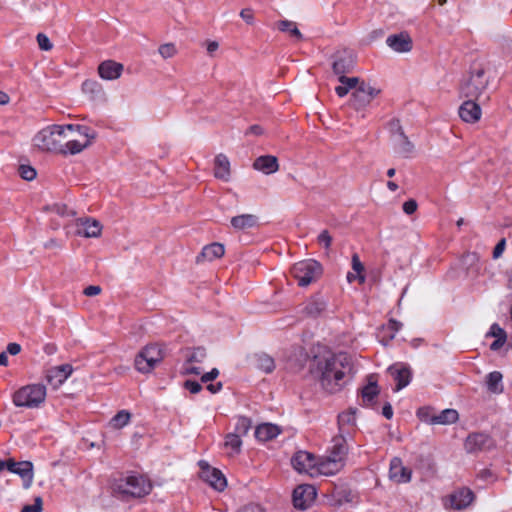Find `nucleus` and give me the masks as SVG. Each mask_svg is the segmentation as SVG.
<instances>
[{
    "instance_id": "45",
    "label": "nucleus",
    "mask_w": 512,
    "mask_h": 512,
    "mask_svg": "<svg viewBox=\"0 0 512 512\" xmlns=\"http://www.w3.org/2000/svg\"><path fill=\"white\" fill-rule=\"evenodd\" d=\"M158 52L164 59H168L177 53V49L173 43H165L160 45Z\"/></svg>"
},
{
    "instance_id": "33",
    "label": "nucleus",
    "mask_w": 512,
    "mask_h": 512,
    "mask_svg": "<svg viewBox=\"0 0 512 512\" xmlns=\"http://www.w3.org/2000/svg\"><path fill=\"white\" fill-rule=\"evenodd\" d=\"M503 375L499 371L490 372L486 376V386L489 392L493 394H500L503 392L502 384Z\"/></svg>"
},
{
    "instance_id": "1",
    "label": "nucleus",
    "mask_w": 512,
    "mask_h": 512,
    "mask_svg": "<svg viewBox=\"0 0 512 512\" xmlns=\"http://www.w3.org/2000/svg\"><path fill=\"white\" fill-rule=\"evenodd\" d=\"M309 369L324 390L335 393L346 384L345 378L353 373V363L346 353L323 350L314 355Z\"/></svg>"
},
{
    "instance_id": "36",
    "label": "nucleus",
    "mask_w": 512,
    "mask_h": 512,
    "mask_svg": "<svg viewBox=\"0 0 512 512\" xmlns=\"http://www.w3.org/2000/svg\"><path fill=\"white\" fill-rule=\"evenodd\" d=\"M256 367L265 373H271L275 369L274 359L266 353L255 355Z\"/></svg>"
},
{
    "instance_id": "13",
    "label": "nucleus",
    "mask_w": 512,
    "mask_h": 512,
    "mask_svg": "<svg viewBox=\"0 0 512 512\" xmlns=\"http://www.w3.org/2000/svg\"><path fill=\"white\" fill-rule=\"evenodd\" d=\"M386 44L397 53H407L413 48V41L407 32L389 35Z\"/></svg>"
},
{
    "instance_id": "46",
    "label": "nucleus",
    "mask_w": 512,
    "mask_h": 512,
    "mask_svg": "<svg viewBox=\"0 0 512 512\" xmlns=\"http://www.w3.org/2000/svg\"><path fill=\"white\" fill-rule=\"evenodd\" d=\"M429 407L419 408L417 411L418 418L425 423L434 425V415Z\"/></svg>"
},
{
    "instance_id": "2",
    "label": "nucleus",
    "mask_w": 512,
    "mask_h": 512,
    "mask_svg": "<svg viewBox=\"0 0 512 512\" xmlns=\"http://www.w3.org/2000/svg\"><path fill=\"white\" fill-rule=\"evenodd\" d=\"M489 78L481 65L472 66L466 77L462 79L459 85V96L465 99H476L487 89Z\"/></svg>"
},
{
    "instance_id": "51",
    "label": "nucleus",
    "mask_w": 512,
    "mask_h": 512,
    "mask_svg": "<svg viewBox=\"0 0 512 512\" xmlns=\"http://www.w3.org/2000/svg\"><path fill=\"white\" fill-rule=\"evenodd\" d=\"M36 39L41 50L50 51L52 49L53 45L46 34L38 33Z\"/></svg>"
},
{
    "instance_id": "3",
    "label": "nucleus",
    "mask_w": 512,
    "mask_h": 512,
    "mask_svg": "<svg viewBox=\"0 0 512 512\" xmlns=\"http://www.w3.org/2000/svg\"><path fill=\"white\" fill-rule=\"evenodd\" d=\"M151 489L152 485L148 479L136 475L120 479L112 486L113 494L122 500L128 497H143L149 494Z\"/></svg>"
},
{
    "instance_id": "27",
    "label": "nucleus",
    "mask_w": 512,
    "mask_h": 512,
    "mask_svg": "<svg viewBox=\"0 0 512 512\" xmlns=\"http://www.w3.org/2000/svg\"><path fill=\"white\" fill-rule=\"evenodd\" d=\"M280 433V427L271 423L260 424L255 429V437L262 442L270 441Z\"/></svg>"
},
{
    "instance_id": "18",
    "label": "nucleus",
    "mask_w": 512,
    "mask_h": 512,
    "mask_svg": "<svg viewBox=\"0 0 512 512\" xmlns=\"http://www.w3.org/2000/svg\"><path fill=\"white\" fill-rule=\"evenodd\" d=\"M252 166L255 170L266 175L276 173L279 170L278 159L273 155H262L257 157Z\"/></svg>"
},
{
    "instance_id": "59",
    "label": "nucleus",
    "mask_w": 512,
    "mask_h": 512,
    "mask_svg": "<svg viewBox=\"0 0 512 512\" xmlns=\"http://www.w3.org/2000/svg\"><path fill=\"white\" fill-rule=\"evenodd\" d=\"M402 324L394 319H391L388 324V328L392 331L389 335V339H393L395 337L396 332H398L401 328Z\"/></svg>"
},
{
    "instance_id": "26",
    "label": "nucleus",
    "mask_w": 512,
    "mask_h": 512,
    "mask_svg": "<svg viewBox=\"0 0 512 512\" xmlns=\"http://www.w3.org/2000/svg\"><path fill=\"white\" fill-rule=\"evenodd\" d=\"M231 226L237 231L251 229L258 225V217L254 214H241L231 218Z\"/></svg>"
},
{
    "instance_id": "21",
    "label": "nucleus",
    "mask_w": 512,
    "mask_h": 512,
    "mask_svg": "<svg viewBox=\"0 0 512 512\" xmlns=\"http://www.w3.org/2000/svg\"><path fill=\"white\" fill-rule=\"evenodd\" d=\"M326 308L327 300L325 297L320 294H316L308 300L304 308V312L307 316L316 318L322 315Z\"/></svg>"
},
{
    "instance_id": "22",
    "label": "nucleus",
    "mask_w": 512,
    "mask_h": 512,
    "mask_svg": "<svg viewBox=\"0 0 512 512\" xmlns=\"http://www.w3.org/2000/svg\"><path fill=\"white\" fill-rule=\"evenodd\" d=\"M367 380H368L367 385H365L360 391L362 402H363V405H365V406L372 405L380 393V389L377 385L375 376L369 375L367 377Z\"/></svg>"
},
{
    "instance_id": "14",
    "label": "nucleus",
    "mask_w": 512,
    "mask_h": 512,
    "mask_svg": "<svg viewBox=\"0 0 512 512\" xmlns=\"http://www.w3.org/2000/svg\"><path fill=\"white\" fill-rule=\"evenodd\" d=\"M476 99H466L459 107L460 118L467 123H476L480 120L482 110Z\"/></svg>"
},
{
    "instance_id": "5",
    "label": "nucleus",
    "mask_w": 512,
    "mask_h": 512,
    "mask_svg": "<svg viewBox=\"0 0 512 512\" xmlns=\"http://www.w3.org/2000/svg\"><path fill=\"white\" fill-rule=\"evenodd\" d=\"M46 399V386L29 384L14 392L12 401L17 407L38 408Z\"/></svg>"
},
{
    "instance_id": "23",
    "label": "nucleus",
    "mask_w": 512,
    "mask_h": 512,
    "mask_svg": "<svg viewBox=\"0 0 512 512\" xmlns=\"http://www.w3.org/2000/svg\"><path fill=\"white\" fill-rule=\"evenodd\" d=\"M225 253L224 245L219 242H214L206 245L201 253L196 257V262L201 263L204 260L213 261L214 259L221 258Z\"/></svg>"
},
{
    "instance_id": "61",
    "label": "nucleus",
    "mask_w": 512,
    "mask_h": 512,
    "mask_svg": "<svg viewBox=\"0 0 512 512\" xmlns=\"http://www.w3.org/2000/svg\"><path fill=\"white\" fill-rule=\"evenodd\" d=\"M389 127H390V131L392 133H395L398 135H400L401 132H404L401 124H400V121L398 119H393L389 122Z\"/></svg>"
},
{
    "instance_id": "64",
    "label": "nucleus",
    "mask_w": 512,
    "mask_h": 512,
    "mask_svg": "<svg viewBox=\"0 0 512 512\" xmlns=\"http://www.w3.org/2000/svg\"><path fill=\"white\" fill-rule=\"evenodd\" d=\"M506 340L507 338H503V337H498L497 339H495L491 345H490V349L492 351H497L498 349H500L505 343H506Z\"/></svg>"
},
{
    "instance_id": "11",
    "label": "nucleus",
    "mask_w": 512,
    "mask_h": 512,
    "mask_svg": "<svg viewBox=\"0 0 512 512\" xmlns=\"http://www.w3.org/2000/svg\"><path fill=\"white\" fill-rule=\"evenodd\" d=\"M495 446L493 439L485 433H472L465 441V449L468 453H477L490 450Z\"/></svg>"
},
{
    "instance_id": "9",
    "label": "nucleus",
    "mask_w": 512,
    "mask_h": 512,
    "mask_svg": "<svg viewBox=\"0 0 512 512\" xmlns=\"http://www.w3.org/2000/svg\"><path fill=\"white\" fill-rule=\"evenodd\" d=\"M198 464L201 469L200 476L205 482L209 483L217 491H223L226 488L227 481L220 470L211 467L204 460L199 461Z\"/></svg>"
},
{
    "instance_id": "53",
    "label": "nucleus",
    "mask_w": 512,
    "mask_h": 512,
    "mask_svg": "<svg viewBox=\"0 0 512 512\" xmlns=\"http://www.w3.org/2000/svg\"><path fill=\"white\" fill-rule=\"evenodd\" d=\"M184 388L189 390L192 394H196L202 390V385L194 380H186L184 382Z\"/></svg>"
},
{
    "instance_id": "48",
    "label": "nucleus",
    "mask_w": 512,
    "mask_h": 512,
    "mask_svg": "<svg viewBox=\"0 0 512 512\" xmlns=\"http://www.w3.org/2000/svg\"><path fill=\"white\" fill-rule=\"evenodd\" d=\"M479 261V256L475 252H467L462 256V264L467 268V270L475 265Z\"/></svg>"
},
{
    "instance_id": "57",
    "label": "nucleus",
    "mask_w": 512,
    "mask_h": 512,
    "mask_svg": "<svg viewBox=\"0 0 512 512\" xmlns=\"http://www.w3.org/2000/svg\"><path fill=\"white\" fill-rule=\"evenodd\" d=\"M505 246H506V240H505V238H502L494 247V250H493V258L494 259H497L502 255V253L505 249Z\"/></svg>"
},
{
    "instance_id": "63",
    "label": "nucleus",
    "mask_w": 512,
    "mask_h": 512,
    "mask_svg": "<svg viewBox=\"0 0 512 512\" xmlns=\"http://www.w3.org/2000/svg\"><path fill=\"white\" fill-rule=\"evenodd\" d=\"M238 512H265L264 509L257 504H249L244 506L241 510Z\"/></svg>"
},
{
    "instance_id": "17",
    "label": "nucleus",
    "mask_w": 512,
    "mask_h": 512,
    "mask_svg": "<svg viewBox=\"0 0 512 512\" xmlns=\"http://www.w3.org/2000/svg\"><path fill=\"white\" fill-rule=\"evenodd\" d=\"M355 62L354 54L352 52L345 51L336 56V60L333 62L332 68L335 74L342 76L353 70Z\"/></svg>"
},
{
    "instance_id": "37",
    "label": "nucleus",
    "mask_w": 512,
    "mask_h": 512,
    "mask_svg": "<svg viewBox=\"0 0 512 512\" xmlns=\"http://www.w3.org/2000/svg\"><path fill=\"white\" fill-rule=\"evenodd\" d=\"M82 90L84 93L89 94L92 99H97L104 94L101 84L95 80L84 81Z\"/></svg>"
},
{
    "instance_id": "4",
    "label": "nucleus",
    "mask_w": 512,
    "mask_h": 512,
    "mask_svg": "<svg viewBox=\"0 0 512 512\" xmlns=\"http://www.w3.org/2000/svg\"><path fill=\"white\" fill-rule=\"evenodd\" d=\"M64 128L61 125H52L42 129L34 137V145L42 151L67 154L64 148Z\"/></svg>"
},
{
    "instance_id": "20",
    "label": "nucleus",
    "mask_w": 512,
    "mask_h": 512,
    "mask_svg": "<svg viewBox=\"0 0 512 512\" xmlns=\"http://www.w3.org/2000/svg\"><path fill=\"white\" fill-rule=\"evenodd\" d=\"M388 372L391 374V376L396 381V387L395 391H399L406 387L410 381H411V370L406 367L402 366L401 368H398L397 365H392L388 368Z\"/></svg>"
},
{
    "instance_id": "25",
    "label": "nucleus",
    "mask_w": 512,
    "mask_h": 512,
    "mask_svg": "<svg viewBox=\"0 0 512 512\" xmlns=\"http://www.w3.org/2000/svg\"><path fill=\"white\" fill-rule=\"evenodd\" d=\"M344 466V463L335 459H330L325 456L317 459V470L323 475H334L339 472Z\"/></svg>"
},
{
    "instance_id": "38",
    "label": "nucleus",
    "mask_w": 512,
    "mask_h": 512,
    "mask_svg": "<svg viewBox=\"0 0 512 512\" xmlns=\"http://www.w3.org/2000/svg\"><path fill=\"white\" fill-rule=\"evenodd\" d=\"M63 377L64 376L61 374L57 366L48 369L45 375L46 381L54 388L59 387L65 382V379H63Z\"/></svg>"
},
{
    "instance_id": "32",
    "label": "nucleus",
    "mask_w": 512,
    "mask_h": 512,
    "mask_svg": "<svg viewBox=\"0 0 512 512\" xmlns=\"http://www.w3.org/2000/svg\"><path fill=\"white\" fill-rule=\"evenodd\" d=\"M181 352L186 359V364L202 363L207 356V351L202 346L193 347V348L187 347L185 349H182Z\"/></svg>"
},
{
    "instance_id": "60",
    "label": "nucleus",
    "mask_w": 512,
    "mask_h": 512,
    "mask_svg": "<svg viewBox=\"0 0 512 512\" xmlns=\"http://www.w3.org/2000/svg\"><path fill=\"white\" fill-rule=\"evenodd\" d=\"M101 290V287L98 285H90L84 289L83 293L84 295L91 297L100 294Z\"/></svg>"
},
{
    "instance_id": "35",
    "label": "nucleus",
    "mask_w": 512,
    "mask_h": 512,
    "mask_svg": "<svg viewBox=\"0 0 512 512\" xmlns=\"http://www.w3.org/2000/svg\"><path fill=\"white\" fill-rule=\"evenodd\" d=\"M459 414L455 409H445L439 414L434 415V424L448 425L455 423Z\"/></svg>"
},
{
    "instance_id": "50",
    "label": "nucleus",
    "mask_w": 512,
    "mask_h": 512,
    "mask_svg": "<svg viewBox=\"0 0 512 512\" xmlns=\"http://www.w3.org/2000/svg\"><path fill=\"white\" fill-rule=\"evenodd\" d=\"M43 510V501L40 496H37L34 499L33 505H25L21 509V512H42Z\"/></svg>"
},
{
    "instance_id": "41",
    "label": "nucleus",
    "mask_w": 512,
    "mask_h": 512,
    "mask_svg": "<svg viewBox=\"0 0 512 512\" xmlns=\"http://www.w3.org/2000/svg\"><path fill=\"white\" fill-rule=\"evenodd\" d=\"M131 418V414L126 410L119 411L111 420V424L114 428H122L127 425Z\"/></svg>"
},
{
    "instance_id": "58",
    "label": "nucleus",
    "mask_w": 512,
    "mask_h": 512,
    "mask_svg": "<svg viewBox=\"0 0 512 512\" xmlns=\"http://www.w3.org/2000/svg\"><path fill=\"white\" fill-rule=\"evenodd\" d=\"M219 375V371L217 368H213L211 371L205 373L204 375H202L201 377V382L203 383H208L214 379H216Z\"/></svg>"
},
{
    "instance_id": "49",
    "label": "nucleus",
    "mask_w": 512,
    "mask_h": 512,
    "mask_svg": "<svg viewBox=\"0 0 512 512\" xmlns=\"http://www.w3.org/2000/svg\"><path fill=\"white\" fill-rule=\"evenodd\" d=\"M317 241L325 250H329L332 244V236L328 230H323L317 237Z\"/></svg>"
},
{
    "instance_id": "39",
    "label": "nucleus",
    "mask_w": 512,
    "mask_h": 512,
    "mask_svg": "<svg viewBox=\"0 0 512 512\" xmlns=\"http://www.w3.org/2000/svg\"><path fill=\"white\" fill-rule=\"evenodd\" d=\"M242 440L239 434L229 433L225 438V447L231 448L234 453L238 454L241 451Z\"/></svg>"
},
{
    "instance_id": "8",
    "label": "nucleus",
    "mask_w": 512,
    "mask_h": 512,
    "mask_svg": "<svg viewBox=\"0 0 512 512\" xmlns=\"http://www.w3.org/2000/svg\"><path fill=\"white\" fill-rule=\"evenodd\" d=\"M380 92V89L371 86L369 83L361 82L352 93L349 105L356 111L362 110L367 107Z\"/></svg>"
},
{
    "instance_id": "28",
    "label": "nucleus",
    "mask_w": 512,
    "mask_h": 512,
    "mask_svg": "<svg viewBox=\"0 0 512 512\" xmlns=\"http://www.w3.org/2000/svg\"><path fill=\"white\" fill-rule=\"evenodd\" d=\"M230 162L224 154H218L214 160V176L225 182L230 179Z\"/></svg>"
},
{
    "instance_id": "47",
    "label": "nucleus",
    "mask_w": 512,
    "mask_h": 512,
    "mask_svg": "<svg viewBox=\"0 0 512 512\" xmlns=\"http://www.w3.org/2000/svg\"><path fill=\"white\" fill-rule=\"evenodd\" d=\"M352 268L358 274V280L360 283H364L365 276L362 274L364 270V266L361 263L359 256L357 254H353L352 256Z\"/></svg>"
},
{
    "instance_id": "24",
    "label": "nucleus",
    "mask_w": 512,
    "mask_h": 512,
    "mask_svg": "<svg viewBox=\"0 0 512 512\" xmlns=\"http://www.w3.org/2000/svg\"><path fill=\"white\" fill-rule=\"evenodd\" d=\"M79 225H81L84 229H78L77 234L82 235L86 238L98 237L102 231V225L96 219L91 218H81L78 220Z\"/></svg>"
},
{
    "instance_id": "31",
    "label": "nucleus",
    "mask_w": 512,
    "mask_h": 512,
    "mask_svg": "<svg viewBox=\"0 0 512 512\" xmlns=\"http://www.w3.org/2000/svg\"><path fill=\"white\" fill-rule=\"evenodd\" d=\"M395 151L404 158H409L414 150V144L409 140L405 132H401L395 140Z\"/></svg>"
},
{
    "instance_id": "6",
    "label": "nucleus",
    "mask_w": 512,
    "mask_h": 512,
    "mask_svg": "<svg viewBox=\"0 0 512 512\" xmlns=\"http://www.w3.org/2000/svg\"><path fill=\"white\" fill-rule=\"evenodd\" d=\"M165 357V347L159 344L146 345L136 355L134 365L140 373H149Z\"/></svg>"
},
{
    "instance_id": "54",
    "label": "nucleus",
    "mask_w": 512,
    "mask_h": 512,
    "mask_svg": "<svg viewBox=\"0 0 512 512\" xmlns=\"http://www.w3.org/2000/svg\"><path fill=\"white\" fill-rule=\"evenodd\" d=\"M418 204L414 199H409L403 204V211L407 215L413 214L417 210Z\"/></svg>"
},
{
    "instance_id": "44",
    "label": "nucleus",
    "mask_w": 512,
    "mask_h": 512,
    "mask_svg": "<svg viewBox=\"0 0 512 512\" xmlns=\"http://www.w3.org/2000/svg\"><path fill=\"white\" fill-rule=\"evenodd\" d=\"M339 82L343 84L345 87H347L348 90L350 89H357V86L360 85L361 82H364L363 80H360L358 77H347L345 75L339 76Z\"/></svg>"
},
{
    "instance_id": "7",
    "label": "nucleus",
    "mask_w": 512,
    "mask_h": 512,
    "mask_svg": "<svg viewBox=\"0 0 512 512\" xmlns=\"http://www.w3.org/2000/svg\"><path fill=\"white\" fill-rule=\"evenodd\" d=\"M323 272L322 265L316 260H304L295 263L291 268L292 276L298 281V285L306 287L316 281Z\"/></svg>"
},
{
    "instance_id": "12",
    "label": "nucleus",
    "mask_w": 512,
    "mask_h": 512,
    "mask_svg": "<svg viewBox=\"0 0 512 512\" xmlns=\"http://www.w3.org/2000/svg\"><path fill=\"white\" fill-rule=\"evenodd\" d=\"M474 499V492L467 487H462L454 491L449 496L450 506L454 510H463L467 508L474 501Z\"/></svg>"
},
{
    "instance_id": "15",
    "label": "nucleus",
    "mask_w": 512,
    "mask_h": 512,
    "mask_svg": "<svg viewBox=\"0 0 512 512\" xmlns=\"http://www.w3.org/2000/svg\"><path fill=\"white\" fill-rule=\"evenodd\" d=\"M77 131L85 136L87 140L85 143H80L77 140H69L64 144L65 150L69 152L70 154L74 155L77 153H80L83 149L88 147L91 144V141L96 138V132L92 131L87 126L78 125Z\"/></svg>"
},
{
    "instance_id": "43",
    "label": "nucleus",
    "mask_w": 512,
    "mask_h": 512,
    "mask_svg": "<svg viewBox=\"0 0 512 512\" xmlns=\"http://www.w3.org/2000/svg\"><path fill=\"white\" fill-rule=\"evenodd\" d=\"M18 170L21 178L26 181H32L33 179L36 178L37 172L30 165H20Z\"/></svg>"
},
{
    "instance_id": "42",
    "label": "nucleus",
    "mask_w": 512,
    "mask_h": 512,
    "mask_svg": "<svg viewBox=\"0 0 512 512\" xmlns=\"http://www.w3.org/2000/svg\"><path fill=\"white\" fill-rule=\"evenodd\" d=\"M357 409L356 408H350L347 412H343L338 415V423L340 426L342 425H354L356 418Z\"/></svg>"
},
{
    "instance_id": "40",
    "label": "nucleus",
    "mask_w": 512,
    "mask_h": 512,
    "mask_svg": "<svg viewBox=\"0 0 512 512\" xmlns=\"http://www.w3.org/2000/svg\"><path fill=\"white\" fill-rule=\"evenodd\" d=\"M252 426V422L248 417L240 416L237 420L235 426V434H239L241 437L247 435L250 428Z\"/></svg>"
},
{
    "instance_id": "62",
    "label": "nucleus",
    "mask_w": 512,
    "mask_h": 512,
    "mask_svg": "<svg viewBox=\"0 0 512 512\" xmlns=\"http://www.w3.org/2000/svg\"><path fill=\"white\" fill-rule=\"evenodd\" d=\"M57 368L59 369L61 374L64 376L63 379H65V380L71 375V373L73 371V368L70 364H62V365L57 366Z\"/></svg>"
},
{
    "instance_id": "10",
    "label": "nucleus",
    "mask_w": 512,
    "mask_h": 512,
    "mask_svg": "<svg viewBox=\"0 0 512 512\" xmlns=\"http://www.w3.org/2000/svg\"><path fill=\"white\" fill-rule=\"evenodd\" d=\"M317 496L316 488L310 484L297 486L293 491V504L297 509L305 510L315 500Z\"/></svg>"
},
{
    "instance_id": "30",
    "label": "nucleus",
    "mask_w": 512,
    "mask_h": 512,
    "mask_svg": "<svg viewBox=\"0 0 512 512\" xmlns=\"http://www.w3.org/2000/svg\"><path fill=\"white\" fill-rule=\"evenodd\" d=\"M14 474L19 475L23 479L25 489L30 488L33 482V463L31 461L18 462Z\"/></svg>"
},
{
    "instance_id": "52",
    "label": "nucleus",
    "mask_w": 512,
    "mask_h": 512,
    "mask_svg": "<svg viewBox=\"0 0 512 512\" xmlns=\"http://www.w3.org/2000/svg\"><path fill=\"white\" fill-rule=\"evenodd\" d=\"M487 336L507 338V334L503 328H501L497 323L492 324L490 327V331L487 333Z\"/></svg>"
},
{
    "instance_id": "34",
    "label": "nucleus",
    "mask_w": 512,
    "mask_h": 512,
    "mask_svg": "<svg viewBox=\"0 0 512 512\" xmlns=\"http://www.w3.org/2000/svg\"><path fill=\"white\" fill-rule=\"evenodd\" d=\"M277 28L281 32L288 33L291 37L295 38L297 41H301L303 39L302 33L297 28L296 23L293 21H289V20L278 21Z\"/></svg>"
},
{
    "instance_id": "29",
    "label": "nucleus",
    "mask_w": 512,
    "mask_h": 512,
    "mask_svg": "<svg viewBox=\"0 0 512 512\" xmlns=\"http://www.w3.org/2000/svg\"><path fill=\"white\" fill-rule=\"evenodd\" d=\"M333 445L330 451V454L327 456L330 459H335L343 462L345 461L346 455L348 453V447L346 444V440L343 436H335L332 439Z\"/></svg>"
},
{
    "instance_id": "55",
    "label": "nucleus",
    "mask_w": 512,
    "mask_h": 512,
    "mask_svg": "<svg viewBox=\"0 0 512 512\" xmlns=\"http://www.w3.org/2000/svg\"><path fill=\"white\" fill-rule=\"evenodd\" d=\"M240 17L247 23L252 24L254 21V13L250 8H244L240 12Z\"/></svg>"
},
{
    "instance_id": "19",
    "label": "nucleus",
    "mask_w": 512,
    "mask_h": 512,
    "mask_svg": "<svg viewBox=\"0 0 512 512\" xmlns=\"http://www.w3.org/2000/svg\"><path fill=\"white\" fill-rule=\"evenodd\" d=\"M123 65L113 60H105L98 66V73L102 79L115 80L121 76Z\"/></svg>"
},
{
    "instance_id": "16",
    "label": "nucleus",
    "mask_w": 512,
    "mask_h": 512,
    "mask_svg": "<svg viewBox=\"0 0 512 512\" xmlns=\"http://www.w3.org/2000/svg\"><path fill=\"white\" fill-rule=\"evenodd\" d=\"M291 463L299 472H308L310 469L317 468L315 455L307 451L296 452L291 459Z\"/></svg>"
},
{
    "instance_id": "56",
    "label": "nucleus",
    "mask_w": 512,
    "mask_h": 512,
    "mask_svg": "<svg viewBox=\"0 0 512 512\" xmlns=\"http://www.w3.org/2000/svg\"><path fill=\"white\" fill-rule=\"evenodd\" d=\"M55 210L61 216H75L76 215V212L74 210L69 209L68 206L65 204L56 205Z\"/></svg>"
}]
</instances>
